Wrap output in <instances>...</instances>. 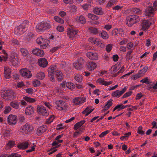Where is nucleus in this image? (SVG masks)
I'll use <instances>...</instances> for the list:
<instances>
[{
	"label": "nucleus",
	"instance_id": "f257e3e1",
	"mask_svg": "<svg viewBox=\"0 0 157 157\" xmlns=\"http://www.w3.org/2000/svg\"><path fill=\"white\" fill-rule=\"evenodd\" d=\"M55 73L56 74V78L58 81H61L64 78V75L62 72L58 69L55 65H52L48 70V75L50 79L52 82H54L55 81Z\"/></svg>",
	"mask_w": 157,
	"mask_h": 157
},
{
	"label": "nucleus",
	"instance_id": "f03ea898",
	"mask_svg": "<svg viewBox=\"0 0 157 157\" xmlns=\"http://www.w3.org/2000/svg\"><path fill=\"white\" fill-rule=\"evenodd\" d=\"M51 22L49 21H43L36 25V30L38 32H44L51 28Z\"/></svg>",
	"mask_w": 157,
	"mask_h": 157
},
{
	"label": "nucleus",
	"instance_id": "7ed1b4c3",
	"mask_svg": "<svg viewBox=\"0 0 157 157\" xmlns=\"http://www.w3.org/2000/svg\"><path fill=\"white\" fill-rule=\"evenodd\" d=\"M28 26V21H25L21 25L15 28L14 33L17 35L22 34L25 31V28Z\"/></svg>",
	"mask_w": 157,
	"mask_h": 157
},
{
	"label": "nucleus",
	"instance_id": "20e7f679",
	"mask_svg": "<svg viewBox=\"0 0 157 157\" xmlns=\"http://www.w3.org/2000/svg\"><path fill=\"white\" fill-rule=\"evenodd\" d=\"M33 129L34 128L32 125L26 123L20 128L19 134L24 135H26L32 132Z\"/></svg>",
	"mask_w": 157,
	"mask_h": 157
},
{
	"label": "nucleus",
	"instance_id": "39448f33",
	"mask_svg": "<svg viewBox=\"0 0 157 157\" xmlns=\"http://www.w3.org/2000/svg\"><path fill=\"white\" fill-rule=\"evenodd\" d=\"M140 20L139 16L136 15L129 16L127 17L126 23L128 26L131 27Z\"/></svg>",
	"mask_w": 157,
	"mask_h": 157
},
{
	"label": "nucleus",
	"instance_id": "423d86ee",
	"mask_svg": "<svg viewBox=\"0 0 157 157\" xmlns=\"http://www.w3.org/2000/svg\"><path fill=\"white\" fill-rule=\"evenodd\" d=\"M154 8L151 6L149 5L147 8L145 12V14L146 16L152 17L154 15V11L157 10L156 7L157 6V1H155L153 4Z\"/></svg>",
	"mask_w": 157,
	"mask_h": 157
},
{
	"label": "nucleus",
	"instance_id": "0eeeda50",
	"mask_svg": "<svg viewBox=\"0 0 157 157\" xmlns=\"http://www.w3.org/2000/svg\"><path fill=\"white\" fill-rule=\"evenodd\" d=\"M36 43L40 46L41 48L45 49L48 45V40L42 36L38 37L36 40Z\"/></svg>",
	"mask_w": 157,
	"mask_h": 157
},
{
	"label": "nucleus",
	"instance_id": "6e6552de",
	"mask_svg": "<svg viewBox=\"0 0 157 157\" xmlns=\"http://www.w3.org/2000/svg\"><path fill=\"white\" fill-rule=\"evenodd\" d=\"M56 109L60 110H66L68 107L67 103L60 100L57 101L56 102Z\"/></svg>",
	"mask_w": 157,
	"mask_h": 157
},
{
	"label": "nucleus",
	"instance_id": "1a4fd4ad",
	"mask_svg": "<svg viewBox=\"0 0 157 157\" xmlns=\"http://www.w3.org/2000/svg\"><path fill=\"white\" fill-rule=\"evenodd\" d=\"M16 96V93L12 90L6 91L2 95V98L5 100H11L14 98Z\"/></svg>",
	"mask_w": 157,
	"mask_h": 157
},
{
	"label": "nucleus",
	"instance_id": "9d476101",
	"mask_svg": "<svg viewBox=\"0 0 157 157\" xmlns=\"http://www.w3.org/2000/svg\"><path fill=\"white\" fill-rule=\"evenodd\" d=\"M20 73L22 76L27 78H30L32 76L31 71L26 68L21 69L20 71Z\"/></svg>",
	"mask_w": 157,
	"mask_h": 157
},
{
	"label": "nucleus",
	"instance_id": "9b49d317",
	"mask_svg": "<svg viewBox=\"0 0 157 157\" xmlns=\"http://www.w3.org/2000/svg\"><path fill=\"white\" fill-rule=\"evenodd\" d=\"M37 110L38 113L43 116H47L49 115V112L46 108L42 105L37 106Z\"/></svg>",
	"mask_w": 157,
	"mask_h": 157
},
{
	"label": "nucleus",
	"instance_id": "f8f14e48",
	"mask_svg": "<svg viewBox=\"0 0 157 157\" xmlns=\"http://www.w3.org/2000/svg\"><path fill=\"white\" fill-rule=\"evenodd\" d=\"M127 88V87L124 86L121 90H118L113 92L111 95L112 97L119 98L126 91Z\"/></svg>",
	"mask_w": 157,
	"mask_h": 157
},
{
	"label": "nucleus",
	"instance_id": "ddd939ff",
	"mask_svg": "<svg viewBox=\"0 0 157 157\" xmlns=\"http://www.w3.org/2000/svg\"><path fill=\"white\" fill-rule=\"evenodd\" d=\"M68 88L72 90L75 87V85L71 82H66L65 81L63 82L61 84V86L63 89H66L65 86Z\"/></svg>",
	"mask_w": 157,
	"mask_h": 157
},
{
	"label": "nucleus",
	"instance_id": "4468645a",
	"mask_svg": "<svg viewBox=\"0 0 157 157\" xmlns=\"http://www.w3.org/2000/svg\"><path fill=\"white\" fill-rule=\"evenodd\" d=\"M97 64L95 62L90 61L87 62L86 64V68L89 71L94 70L97 67Z\"/></svg>",
	"mask_w": 157,
	"mask_h": 157
},
{
	"label": "nucleus",
	"instance_id": "2eb2a0df",
	"mask_svg": "<svg viewBox=\"0 0 157 157\" xmlns=\"http://www.w3.org/2000/svg\"><path fill=\"white\" fill-rule=\"evenodd\" d=\"M152 19L147 20H144L142 21V28L143 30H145L148 28L150 25L152 23Z\"/></svg>",
	"mask_w": 157,
	"mask_h": 157
},
{
	"label": "nucleus",
	"instance_id": "dca6fc26",
	"mask_svg": "<svg viewBox=\"0 0 157 157\" xmlns=\"http://www.w3.org/2000/svg\"><path fill=\"white\" fill-rule=\"evenodd\" d=\"M8 122L9 124L13 125L17 122V117L15 115H10L8 117Z\"/></svg>",
	"mask_w": 157,
	"mask_h": 157
},
{
	"label": "nucleus",
	"instance_id": "f3484780",
	"mask_svg": "<svg viewBox=\"0 0 157 157\" xmlns=\"http://www.w3.org/2000/svg\"><path fill=\"white\" fill-rule=\"evenodd\" d=\"M74 19L75 21L77 23L84 24L86 23V20L82 15H77Z\"/></svg>",
	"mask_w": 157,
	"mask_h": 157
},
{
	"label": "nucleus",
	"instance_id": "a211bd4d",
	"mask_svg": "<svg viewBox=\"0 0 157 157\" xmlns=\"http://www.w3.org/2000/svg\"><path fill=\"white\" fill-rule=\"evenodd\" d=\"M85 100V99L83 97H78L73 99V102L74 105H78L84 103Z\"/></svg>",
	"mask_w": 157,
	"mask_h": 157
},
{
	"label": "nucleus",
	"instance_id": "6ab92c4d",
	"mask_svg": "<svg viewBox=\"0 0 157 157\" xmlns=\"http://www.w3.org/2000/svg\"><path fill=\"white\" fill-rule=\"evenodd\" d=\"M96 82L98 84L106 86H109L113 83L112 81H107L104 78H101L98 79Z\"/></svg>",
	"mask_w": 157,
	"mask_h": 157
},
{
	"label": "nucleus",
	"instance_id": "aec40b11",
	"mask_svg": "<svg viewBox=\"0 0 157 157\" xmlns=\"http://www.w3.org/2000/svg\"><path fill=\"white\" fill-rule=\"evenodd\" d=\"M32 53L34 55L40 57H42L44 55V51L38 48L34 49L32 51Z\"/></svg>",
	"mask_w": 157,
	"mask_h": 157
},
{
	"label": "nucleus",
	"instance_id": "412c9836",
	"mask_svg": "<svg viewBox=\"0 0 157 157\" xmlns=\"http://www.w3.org/2000/svg\"><path fill=\"white\" fill-rule=\"evenodd\" d=\"M39 65L42 67H45L47 66L48 62L47 59L44 58H40L38 59Z\"/></svg>",
	"mask_w": 157,
	"mask_h": 157
},
{
	"label": "nucleus",
	"instance_id": "4be33fe9",
	"mask_svg": "<svg viewBox=\"0 0 157 157\" xmlns=\"http://www.w3.org/2000/svg\"><path fill=\"white\" fill-rule=\"evenodd\" d=\"M86 56L89 59L92 60H96L98 59V54L95 52H88L86 54Z\"/></svg>",
	"mask_w": 157,
	"mask_h": 157
},
{
	"label": "nucleus",
	"instance_id": "5701e85b",
	"mask_svg": "<svg viewBox=\"0 0 157 157\" xmlns=\"http://www.w3.org/2000/svg\"><path fill=\"white\" fill-rule=\"evenodd\" d=\"M46 127L42 126L39 127L36 131V134L38 136H40L46 130Z\"/></svg>",
	"mask_w": 157,
	"mask_h": 157
},
{
	"label": "nucleus",
	"instance_id": "b1692460",
	"mask_svg": "<svg viewBox=\"0 0 157 157\" xmlns=\"http://www.w3.org/2000/svg\"><path fill=\"white\" fill-rule=\"evenodd\" d=\"M78 31L73 29H68L67 30V35L70 38L74 37L77 33Z\"/></svg>",
	"mask_w": 157,
	"mask_h": 157
},
{
	"label": "nucleus",
	"instance_id": "393cba45",
	"mask_svg": "<svg viewBox=\"0 0 157 157\" xmlns=\"http://www.w3.org/2000/svg\"><path fill=\"white\" fill-rule=\"evenodd\" d=\"M4 72L5 77L6 78H9L10 76L11 71L10 68L8 67H5Z\"/></svg>",
	"mask_w": 157,
	"mask_h": 157
},
{
	"label": "nucleus",
	"instance_id": "a878e982",
	"mask_svg": "<svg viewBox=\"0 0 157 157\" xmlns=\"http://www.w3.org/2000/svg\"><path fill=\"white\" fill-rule=\"evenodd\" d=\"M31 144L30 142H25L18 144L17 145V147L19 149H24L27 148L29 146H30Z\"/></svg>",
	"mask_w": 157,
	"mask_h": 157
},
{
	"label": "nucleus",
	"instance_id": "bb28decb",
	"mask_svg": "<svg viewBox=\"0 0 157 157\" xmlns=\"http://www.w3.org/2000/svg\"><path fill=\"white\" fill-rule=\"evenodd\" d=\"M34 111V108L33 106H30L26 108L25 113L27 115H31L33 113Z\"/></svg>",
	"mask_w": 157,
	"mask_h": 157
},
{
	"label": "nucleus",
	"instance_id": "cd10ccee",
	"mask_svg": "<svg viewBox=\"0 0 157 157\" xmlns=\"http://www.w3.org/2000/svg\"><path fill=\"white\" fill-rule=\"evenodd\" d=\"M112 101L113 100L112 99H110L107 101L104 107L103 111H105L109 109L113 104Z\"/></svg>",
	"mask_w": 157,
	"mask_h": 157
},
{
	"label": "nucleus",
	"instance_id": "c85d7f7f",
	"mask_svg": "<svg viewBox=\"0 0 157 157\" xmlns=\"http://www.w3.org/2000/svg\"><path fill=\"white\" fill-rule=\"evenodd\" d=\"M93 11L94 13L98 15H101L103 13L102 9L101 7H95L93 9Z\"/></svg>",
	"mask_w": 157,
	"mask_h": 157
},
{
	"label": "nucleus",
	"instance_id": "c756f323",
	"mask_svg": "<svg viewBox=\"0 0 157 157\" xmlns=\"http://www.w3.org/2000/svg\"><path fill=\"white\" fill-rule=\"evenodd\" d=\"M22 55L24 56H27L29 54V52L27 49L21 48L19 50Z\"/></svg>",
	"mask_w": 157,
	"mask_h": 157
},
{
	"label": "nucleus",
	"instance_id": "7c9ffc66",
	"mask_svg": "<svg viewBox=\"0 0 157 157\" xmlns=\"http://www.w3.org/2000/svg\"><path fill=\"white\" fill-rule=\"evenodd\" d=\"M85 122V121L84 120L81 121H80L78 122L74 126V129L76 130L82 126Z\"/></svg>",
	"mask_w": 157,
	"mask_h": 157
},
{
	"label": "nucleus",
	"instance_id": "2f4dec72",
	"mask_svg": "<svg viewBox=\"0 0 157 157\" xmlns=\"http://www.w3.org/2000/svg\"><path fill=\"white\" fill-rule=\"evenodd\" d=\"M99 39L95 37H90L89 38L88 40L89 42L96 45L98 44L97 43Z\"/></svg>",
	"mask_w": 157,
	"mask_h": 157
},
{
	"label": "nucleus",
	"instance_id": "473e14b6",
	"mask_svg": "<svg viewBox=\"0 0 157 157\" xmlns=\"http://www.w3.org/2000/svg\"><path fill=\"white\" fill-rule=\"evenodd\" d=\"M77 62L80 64H79L80 66H79L78 67H76L79 70H81L82 68V64L84 63V60L83 58H80L78 60Z\"/></svg>",
	"mask_w": 157,
	"mask_h": 157
},
{
	"label": "nucleus",
	"instance_id": "72a5a7b5",
	"mask_svg": "<svg viewBox=\"0 0 157 157\" xmlns=\"http://www.w3.org/2000/svg\"><path fill=\"white\" fill-rule=\"evenodd\" d=\"M36 77L40 80L43 79L45 77V75L44 73L42 72H40L38 73L36 75Z\"/></svg>",
	"mask_w": 157,
	"mask_h": 157
},
{
	"label": "nucleus",
	"instance_id": "f704fd0d",
	"mask_svg": "<svg viewBox=\"0 0 157 157\" xmlns=\"http://www.w3.org/2000/svg\"><path fill=\"white\" fill-rule=\"evenodd\" d=\"M93 110V109H91L89 107H86V109L82 112V113L85 114L86 116H88Z\"/></svg>",
	"mask_w": 157,
	"mask_h": 157
},
{
	"label": "nucleus",
	"instance_id": "c9c22d12",
	"mask_svg": "<svg viewBox=\"0 0 157 157\" xmlns=\"http://www.w3.org/2000/svg\"><path fill=\"white\" fill-rule=\"evenodd\" d=\"M74 78L77 82H81L82 80L83 77L81 75L77 74L75 75Z\"/></svg>",
	"mask_w": 157,
	"mask_h": 157
},
{
	"label": "nucleus",
	"instance_id": "e433bc0d",
	"mask_svg": "<svg viewBox=\"0 0 157 157\" xmlns=\"http://www.w3.org/2000/svg\"><path fill=\"white\" fill-rule=\"evenodd\" d=\"M131 12L138 15H140L142 13V12L141 10L138 8H133L131 9Z\"/></svg>",
	"mask_w": 157,
	"mask_h": 157
},
{
	"label": "nucleus",
	"instance_id": "4c0bfd02",
	"mask_svg": "<svg viewBox=\"0 0 157 157\" xmlns=\"http://www.w3.org/2000/svg\"><path fill=\"white\" fill-rule=\"evenodd\" d=\"M10 105L13 108L15 109H17L19 107V104L17 101H14L10 102Z\"/></svg>",
	"mask_w": 157,
	"mask_h": 157
},
{
	"label": "nucleus",
	"instance_id": "58836bf2",
	"mask_svg": "<svg viewBox=\"0 0 157 157\" xmlns=\"http://www.w3.org/2000/svg\"><path fill=\"white\" fill-rule=\"evenodd\" d=\"M100 36L103 39L105 40L108 39L109 37L107 33L105 31H103L101 32Z\"/></svg>",
	"mask_w": 157,
	"mask_h": 157
},
{
	"label": "nucleus",
	"instance_id": "ea45409f",
	"mask_svg": "<svg viewBox=\"0 0 157 157\" xmlns=\"http://www.w3.org/2000/svg\"><path fill=\"white\" fill-rule=\"evenodd\" d=\"M15 145V142L13 141H10L6 144V148L9 149L13 147Z\"/></svg>",
	"mask_w": 157,
	"mask_h": 157
},
{
	"label": "nucleus",
	"instance_id": "a19ab883",
	"mask_svg": "<svg viewBox=\"0 0 157 157\" xmlns=\"http://www.w3.org/2000/svg\"><path fill=\"white\" fill-rule=\"evenodd\" d=\"M148 69L147 67H144L142 69L139 71L138 73L140 75L141 77L143 76L147 72Z\"/></svg>",
	"mask_w": 157,
	"mask_h": 157
},
{
	"label": "nucleus",
	"instance_id": "79ce46f5",
	"mask_svg": "<svg viewBox=\"0 0 157 157\" xmlns=\"http://www.w3.org/2000/svg\"><path fill=\"white\" fill-rule=\"evenodd\" d=\"M118 0H110L107 4V7H110L116 4Z\"/></svg>",
	"mask_w": 157,
	"mask_h": 157
},
{
	"label": "nucleus",
	"instance_id": "37998d69",
	"mask_svg": "<svg viewBox=\"0 0 157 157\" xmlns=\"http://www.w3.org/2000/svg\"><path fill=\"white\" fill-rule=\"evenodd\" d=\"M69 8V10L71 12H75L76 11V6L73 4H70Z\"/></svg>",
	"mask_w": 157,
	"mask_h": 157
},
{
	"label": "nucleus",
	"instance_id": "c03bdc74",
	"mask_svg": "<svg viewBox=\"0 0 157 157\" xmlns=\"http://www.w3.org/2000/svg\"><path fill=\"white\" fill-rule=\"evenodd\" d=\"M23 99L28 102L30 103H32L35 101V99L30 98L27 96L24 97L23 98Z\"/></svg>",
	"mask_w": 157,
	"mask_h": 157
},
{
	"label": "nucleus",
	"instance_id": "a18cd8bd",
	"mask_svg": "<svg viewBox=\"0 0 157 157\" xmlns=\"http://www.w3.org/2000/svg\"><path fill=\"white\" fill-rule=\"evenodd\" d=\"M88 17L93 20H96L98 19V17L92 13H89L87 15Z\"/></svg>",
	"mask_w": 157,
	"mask_h": 157
},
{
	"label": "nucleus",
	"instance_id": "49530a36",
	"mask_svg": "<svg viewBox=\"0 0 157 157\" xmlns=\"http://www.w3.org/2000/svg\"><path fill=\"white\" fill-rule=\"evenodd\" d=\"M127 107V106H124L122 104L118 105L116 106L117 111H119L124 109Z\"/></svg>",
	"mask_w": 157,
	"mask_h": 157
},
{
	"label": "nucleus",
	"instance_id": "de8ad7c7",
	"mask_svg": "<svg viewBox=\"0 0 157 157\" xmlns=\"http://www.w3.org/2000/svg\"><path fill=\"white\" fill-rule=\"evenodd\" d=\"M54 19L56 22L59 23L60 24H63L64 23L63 20L58 16H55Z\"/></svg>",
	"mask_w": 157,
	"mask_h": 157
},
{
	"label": "nucleus",
	"instance_id": "09e8293b",
	"mask_svg": "<svg viewBox=\"0 0 157 157\" xmlns=\"http://www.w3.org/2000/svg\"><path fill=\"white\" fill-rule=\"evenodd\" d=\"M88 30L90 33L94 34H96L98 33V31L97 29L93 27L89 28L88 29Z\"/></svg>",
	"mask_w": 157,
	"mask_h": 157
},
{
	"label": "nucleus",
	"instance_id": "8fccbe9b",
	"mask_svg": "<svg viewBox=\"0 0 157 157\" xmlns=\"http://www.w3.org/2000/svg\"><path fill=\"white\" fill-rule=\"evenodd\" d=\"M33 85L34 87H37L39 86L40 84V81L38 80L35 79L33 81Z\"/></svg>",
	"mask_w": 157,
	"mask_h": 157
},
{
	"label": "nucleus",
	"instance_id": "3c124183",
	"mask_svg": "<svg viewBox=\"0 0 157 157\" xmlns=\"http://www.w3.org/2000/svg\"><path fill=\"white\" fill-rule=\"evenodd\" d=\"M12 63L13 65V66H16L20 64V61L19 59L18 58L16 57L11 62Z\"/></svg>",
	"mask_w": 157,
	"mask_h": 157
},
{
	"label": "nucleus",
	"instance_id": "603ef678",
	"mask_svg": "<svg viewBox=\"0 0 157 157\" xmlns=\"http://www.w3.org/2000/svg\"><path fill=\"white\" fill-rule=\"evenodd\" d=\"M25 90L27 93L30 94H31L35 92V89L31 88L26 89Z\"/></svg>",
	"mask_w": 157,
	"mask_h": 157
},
{
	"label": "nucleus",
	"instance_id": "864d4df0",
	"mask_svg": "<svg viewBox=\"0 0 157 157\" xmlns=\"http://www.w3.org/2000/svg\"><path fill=\"white\" fill-rule=\"evenodd\" d=\"M11 110V108L10 106H6L5 108V110L4 111V113L5 114H7L9 113Z\"/></svg>",
	"mask_w": 157,
	"mask_h": 157
},
{
	"label": "nucleus",
	"instance_id": "5fc2aeb1",
	"mask_svg": "<svg viewBox=\"0 0 157 157\" xmlns=\"http://www.w3.org/2000/svg\"><path fill=\"white\" fill-rule=\"evenodd\" d=\"M10 132L9 130L6 131L3 135V137L5 138H7L10 135Z\"/></svg>",
	"mask_w": 157,
	"mask_h": 157
},
{
	"label": "nucleus",
	"instance_id": "6e6d98bb",
	"mask_svg": "<svg viewBox=\"0 0 157 157\" xmlns=\"http://www.w3.org/2000/svg\"><path fill=\"white\" fill-rule=\"evenodd\" d=\"M112 45L109 44L107 45L106 47V50L108 52H109L111 50L112 48Z\"/></svg>",
	"mask_w": 157,
	"mask_h": 157
},
{
	"label": "nucleus",
	"instance_id": "4d7b16f0",
	"mask_svg": "<svg viewBox=\"0 0 157 157\" xmlns=\"http://www.w3.org/2000/svg\"><path fill=\"white\" fill-rule=\"evenodd\" d=\"M142 127L140 126L138 128L137 132L140 134L144 135V132L142 130Z\"/></svg>",
	"mask_w": 157,
	"mask_h": 157
},
{
	"label": "nucleus",
	"instance_id": "13d9d810",
	"mask_svg": "<svg viewBox=\"0 0 157 157\" xmlns=\"http://www.w3.org/2000/svg\"><path fill=\"white\" fill-rule=\"evenodd\" d=\"M140 77H141V76L138 73L136 74L133 75L132 77V78L134 80H135Z\"/></svg>",
	"mask_w": 157,
	"mask_h": 157
},
{
	"label": "nucleus",
	"instance_id": "bf43d9fd",
	"mask_svg": "<svg viewBox=\"0 0 157 157\" xmlns=\"http://www.w3.org/2000/svg\"><path fill=\"white\" fill-rule=\"evenodd\" d=\"M132 92L131 91H129L125 93L122 97V98H124L128 97L130 96L132 94Z\"/></svg>",
	"mask_w": 157,
	"mask_h": 157
},
{
	"label": "nucleus",
	"instance_id": "052dcab7",
	"mask_svg": "<svg viewBox=\"0 0 157 157\" xmlns=\"http://www.w3.org/2000/svg\"><path fill=\"white\" fill-rule=\"evenodd\" d=\"M8 157H21V155L17 153H12Z\"/></svg>",
	"mask_w": 157,
	"mask_h": 157
},
{
	"label": "nucleus",
	"instance_id": "680f3d73",
	"mask_svg": "<svg viewBox=\"0 0 157 157\" xmlns=\"http://www.w3.org/2000/svg\"><path fill=\"white\" fill-rule=\"evenodd\" d=\"M140 82L142 83H149V82L147 77H146L140 81Z\"/></svg>",
	"mask_w": 157,
	"mask_h": 157
},
{
	"label": "nucleus",
	"instance_id": "e2e57ef3",
	"mask_svg": "<svg viewBox=\"0 0 157 157\" xmlns=\"http://www.w3.org/2000/svg\"><path fill=\"white\" fill-rule=\"evenodd\" d=\"M132 52V51H129L127 53L126 57L127 60H128L130 59V56Z\"/></svg>",
	"mask_w": 157,
	"mask_h": 157
},
{
	"label": "nucleus",
	"instance_id": "0e129e2a",
	"mask_svg": "<svg viewBox=\"0 0 157 157\" xmlns=\"http://www.w3.org/2000/svg\"><path fill=\"white\" fill-rule=\"evenodd\" d=\"M109 131L108 130H106L102 132L101 134L99 135V137L101 138H102L105 136L106 134H108Z\"/></svg>",
	"mask_w": 157,
	"mask_h": 157
},
{
	"label": "nucleus",
	"instance_id": "69168bd1",
	"mask_svg": "<svg viewBox=\"0 0 157 157\" xmlns=\"http://www.w3.org/2000/svg\"><path fill=\"white\" fill-rule=\"evenodd\" d=\"M55 118V117L54 115H52L50 116L47 122L48 123H51L52 122Z\"/></svg>",
	"mask_w": 157,
	"mask_h": 157
},
{
	"label": "nucleus",
	"instance_id": "338daca9",
	"mask_svg": "<svg viewBox=\"0 0 157 157\" xmlns=\"http://www.w3.org/2000/svg\"><path fill=\"white\" fill-rule=\"evenodd\" d=\"M97 43H98V44H97L96 45L99 46L101 48H104L105 46V44L101 43L99 39Z\"/></svg>",
	"mask_w": 157,
	"mask_h": 157
},
{
	"label": "nucleus",
	"instance_id": "774afa93",
	"mask_svg": "<svg viewBox=\"0 0 157 157\" xmlns=\"http://www.w3.org/2000/svg\"><path fill=\"white\" fill-rule=\"evenodd\" d=\"M90 6V5L89 4H85L82 5V7L83 9L84 10H86Z\"/></svg>",
	"mask_w": 157,
	"mask_h": 157
}]
</instances>
